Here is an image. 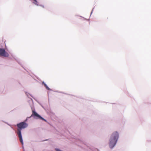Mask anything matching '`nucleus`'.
<instances>
[{
    "mask_svg": "<svg viewBox=\"0 0 151 151\" xmlns=\"http://www.w3.org/2000/svg\"><path fill=\"white\" fill-rule=\"evenodd\" d=\"M35 2H33V3L35 4V5H38L37 4V2L36 0H33Z\"/></svg>",
    "mask_w": 151,
    "mask_h": 151,
    "instance_id": "423d86ee",
    "label": "nucleus"
},
{
    "mask_svg": "<svg viewBox=\"0 0 151 151\" xmlns=\"http://www.w3.org/2000/svg\"><path fill=\"white\" fill-rule=\"evenodd\" d=\"M119 137V134L117 132L113 133L110 138L109 142V146L112 148L115 145Z\"/></svg>",
    "mask_w": 151,
    "mask_h": 151,
    "instance_id": "f03ea898",
    "label": "nucleus"
},
{
    "mask_svg": "<svg viewBox=\"0 0 151 151\" xmlns=\"http://www.w3.org/2000/svg\"><path fill=\"white\" fill-rule=\"evenodd\" d=\"M0 55L5 57H8L9 55L4 49H0Z\"/></svg>",
    "mask_w": 151,
    "mask_h": 151,
    "instance_id": "7ed1b4c3",
    "label": "nucleus"
},
{
    "mask_svg": "<svg viewBox=\"0 0 151 151\" xmlns=\"http://www.w3.org/2000/svg\"><path fill=\"white\" fill-rule=\"evenodd\" d=\"M27 124L24 122H21L17 124L18 127L17 134L19 140L22 145L23 144V142L21 133V130L27 127Z\"/></svg>",
    "mask_w": 151,
    "mask_h": 151,
    "instance_id": "f257e3e1",
    "label": "nucleus"
},
{
    "mask_svg": "<svg viewBox=\"0 0 151 151\" xmlns=\"http://www.w3.org/2000/svg\"><path fill=\"white\" fill-rule=\"evenodd\" d=\"M32 116H36L38 117L39 118L44 120L45 122H46V120L44 119L41 116L39 115L36 112L34 111H32V113L31 115Z\"/></svg>",
    "mask_w": 151,
    "mask_h": 151,
    "instance_id": "20e7f679",
    "label": "nucleus"
},
{
    "mask_svg": "<svg viewBox=\"0 0 151 151\" xmlns=\"http://www.w3.org/2000/svg\"><path fill=\"white\" fill-rule=\"evenodd\" d=\"M42 84L44 85L45 88L48 90H50V89L48 87V86L44 82H42Z\"/></svg>",
    "mask_w": 151,
    "mask_h": 151,
    "instance_id": "39448f33",
    "label": "nucleus"
}]
</instances>
